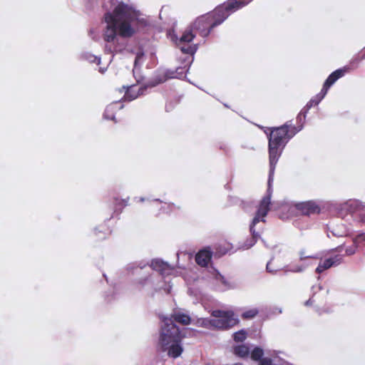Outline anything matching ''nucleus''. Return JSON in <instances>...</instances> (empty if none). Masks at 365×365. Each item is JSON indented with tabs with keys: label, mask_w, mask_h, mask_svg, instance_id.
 Here are the masks:
<instances>
[{
	"label": "nucleus",
	"mask_w": 365,
	"mask_h": 365,
	"mask_svg": "<svg viewBox=\"0 0 365 365\" xmlns=\"http://www.w3.org/2000/svg\"><path fill=\"white\" fill-rule=\"evenodd\" d=\"M112 11L105 14L106 27L103 38L105 52L113 55L123 52L127 46L124 38L132 36L140 27L146 25V21L133 6L123 2L112 3ZM113 58L109 60V63Z\"/></svg>",
	"instance_id": "1"
},
{
	"label": "nucleus",
	"mask_w": 365,
	"mask_h": 365,
	"mask_svg": "<svg viewBox=\"0 0 365 365\" xmlns=\"http://www.w3.org/2000/svg\"><path fill=\"white\" fill-rule=\"evenodd\" d=\"M303 128L302 124L298 128L292 126L289 122L286 123L283 125L274 128L269 137V175L268 179V187L266 195L260 201L256 215L253 218L250 225V232L252 237L245 242L242 246L245 250L252 247L259 237V234L256 232L255 227L259 222H265L269 207L271 205V197L272 194V182L273 181V175L275 166L278 162L282 150L287 143L296 133L300 131Z\"/></svg>",
	"instance_id": "2"
},
{
	"label": "nucleus",
	"mask_w": 365,
	"mask_h": 365,
	"mask_svg": "<svg viewBox=\"0 0 365 365\" xmlns=\"http://www.w3.org/2000/svg\"><path fill=\"white\" fill-rule=\"evenodd\" d=\"M252 0L238 1L228 0L217 6L212 13L202 15L196 19L193 24L185 29L180 38L175 37V43L182 53L193 55L197 49V44L190 43L195 37L194 30L198 31L200 36L206 37L211 30L222 24L231 14L247 5Z\"/></svg>",
	"instance_id": "3"
},
{
	"label": "nucleus",
	"mask_w": 365,
	"mask_h": 365,
	"mask_svg": "<svg viewBox=\"0 0 365 365\" xmlns=\"http://www.w3.org/2000/svg\"><path fill=\"white\" fill-rule=\"evenodd\" d=\"M173 321L187 325L190 323L191 318L189 315L177 311L173 313L171 318L164 317L162 319L160 343L164 350L168 351L169 356L177 358L183 350L180 344L182 339L187 333L191 334L193 331L188 328L180 331Z\"/></svg>",
	"instance_id": "4"
},
{
	"label": "nucleus",
	"mask_w": 365,
	"mask_h": 365,
	"mask_svg": "<svg viewBox=\"0 0 365 365\" xmlns=\"http://www.w3.org/2000/svg\"><path fill=\"white\" fill-rule=\"evenodd\" d=\"M339 215L345 218L349 215L354 220L365 225V202L356 199H350L336 205ZM365 245V233L359 234L354 240V245L346 250L347 255H352L358 247Z\"/></svg>",
	"instance_id": "5"
},
{
	"label": "nucleus",
	"mask_w": 365,
	"mask_h": 365,
	"mask_svg": "<svg viewBox=\"0 0 365 365\" xmlns=\"http://www.w3.org/2000/svg\"><path fill=\"white\" fill-rule=\"evenodd\" d=\"M212 316L215 319H203L201 325L207 328L225 329L232 327L238 322V319L235 317L232 311L214 310L212 312Z\"/></svg>",
	"instance_id": "6"
},
{
	"label": "nucleus",
	"mask_w": 365,
	"mask_h": 365,
	"mask_svg": "<svg viewBox=\"0 0 365 365\" xmlns=\"http://www.w3.org/2000/svg\"><path fill=\"white\" fill-rule=\"evenodd\" d=\"M166 80V76L165 75H161L159 78L155 80L154 82L149 83L148 85L143 86L142 85H132L127 87L126 91L124 95V99L125 101H133L137 98L138 96L143 95L144 91L148 86L154 87L156 85L161 83Z\"/></svg>",
	"instance_id": "7"
},
{
	"label": "nucleus",
	"mask_w": 365,
	"mask_h": 365,
	"mask_svg": "<svg viewBox=\"0 0 365 365\" xmlns=\"http://www.w3.org/2000/svg\"><path fill=\"white\" fill-rule=\"evenodd\" d=\"M209 272L210 282L215 289L224 292L234 288L233 284L215 269L211 268Z\"/></svg>",
	"instance_id": "8"
},
{
	"label": "nucleus",
	"mask_w": 365,
	"mask_h": 365,
	"mask_svg": "<svg viewBox=\"0 0 365 365\" xmlns=\"http://www.w3.org/2000/svg\"><path fill=\"white\" fill-rule=\"evenodd\" d=\"M342 261L343 255H329L324 259L321 258L319 265L316 269V272L321 274L324 271L332 267H336L339 265Z\"/></svg>",
	"instance_id": "9"
},
{
	"label": "nucleus",
	"mask_w": 365,
	"mask_h": 365,
	"mask_svg": "<svg viewBox=\"0 0 365 365\" xmlns=\"http://www.w3.org/2000/svg\"><path fill=\"white\" fill-rule=\"evenodd\" d=\"M348 68L344 67L331 73L324 83L322 89L327 93L329 88L341 77L344 76Z\"/></svg>",
	"instance_id": "10"
},
{
	"label": "nucleus",
	"mask_w": 365,
	"mask_h": 365,
	"mask_svg": "<svg viewBox=\"0 0 365 365\" xmlns=\"http://www.w3.org/2000/svg\"><path fill=\"white\" fill-rule=\"evenodd\" d=\"M296 207L303 215H305L317 213L320 210L317 203L313 201L300 202L298 203Z\"/></svg>",
	"instance_id": "11"
},
{
	"label": "nucleus",
	"mask_w": 365,
	"mask_h": 365,
	"mask_svg": "<svg viewBox=\"0 0 365 365\" xmlns=\"http://www.w3.org/2000/svg\"><path fill=\"white\" fill-rule=\"evenodd\" d=\"M150 267L153 269L159 272L162 275H168L173 271V269L168 263L160 259L153 260L151 262Z\"/></svg>",
	"instance_id": "12"
},
{
	"label": "nucleus",
	"mask_w": 365,
	"mask_h": 365,
	"mask_svg": "<svg viewBox=\"0 0 365 365\" xmlns=\"http://www.w3.org/2000/svg\"><path fill=\"white\" fill-rule=\"evenodd\" d=\"M212 258V252L207 250H200L195 256V261L197 264L201 267H205L210 262Z\"/></svg>",
	"instance_id": "13"
},
{
	"label": "nucleus",
	"mask_w": 365,
	"mask_h": 365,
	"mask_svg": "<svg viewBox=\"0 0 365 365\" xmlns=\"http://www.w3.org/2000/svg\"><path fill=\"white\" fill-rule=\"evenodd\" d=\"M123 108L118 102H114L108 105L104 112V118L108 120H115V112L117 110H120Z\"/></svg>",
	"instance_id": "14"
},
{
	"label": "nucleus",
	"mask_w": 365,
	"mask_h": 365,
	"mask_svg": "<svg viewBox=\"0 0 365 365\" xmlns=\"http://www.w3.org/2000/svg\"><path fill=\"white\" fill-rule=\"evenodd\" d=\"M327 92L324 90L322 89L319 93L313 97L304 108V118H306V114L308 110L313 106L318 105L321 101L325 97Z\"/></svg>",
	"instance_id": "15"
},
{
	"label": "nucleus",
	"mask_w": 365,
	"mask_h": 365,
	"mask_svg": "<svg viewBox=\"0 0 365 365\" xmlns=\"http://www.w3.org/2000/svg\"><path fill=\"white\" fill-rule=\"evenodd\" d=\"M259 365H286V363L278 357H264L259 362Z\"/></svg>",
	"instance_id": "16"
},
{
	"label": "nucleus",
	"mask_w": 365,
	"mask_h": 365,
	"mask_svg": "<svg viewBox=\"0 0 365 365\" xmlns=\"http://www.w3.org/2000/svg\"><path fill=\"white\" fill-rule=\"evenodd\" d=\"M234 353L240 357H247L250 354V349L245 344L238 345L234 348Z\"/></svg>",
	"instance_id": "17"
},
{
	"label": "nucleus",
	"mask_w": 365,
	"mask_h": 365,
	"mask_svg": "<svg viewBox=\"0 0 365 365\" xmlns=\"http://www.w3.org/2000/svg\"><path fill=\"white\" fill-rule=\"evenodd\" d=\"M143 60H144V54H143V53H142V52L138 53L136 56H135V58L134 69H133V74H134V76L136 78V81H137L138 83L140 82V78H138L135 76V73H136V71H137V67L138 66V65L141 64L143 62Z\"/></svg>",
	"instance_id": "18"
},
{
	"label": "nucleus",
	"mask_w": 365,
	"mask_h": 365,
	"mask_svg": "<svg viewBox=\"0 0 365 365\" xmlns=\"http://www.w3.org/2000/svg\"><path fill=\"white\" fill-rule=\"evenodd\" d=\"M263 354V349L259 347H255L250 353L251 359L254 361H259V362L263 359L262 358Z\"/></svg>",
	"instance_id": "19"
},
{
	"label": "nucleus",
	"mask_w": 365,
	"mask_h": 365,
	"mask_svg": "<svg viewBox=\"0 0 365 365\" xmlns=\"http://www.w3.org/2000/svg\"><path fill=\"white\" fill-rule=\"evenodd\" d=\"M259 313V310L257 308H252L244 312L242 314V317L243 319H253Z\"/></svg>",
	"instance_id": "20"
},
{
	"label": "nucleus",
	"mask_w": 365,
	"mask_h": 365,
	"mask_svg": "<svg viewBox=\"0 0 365 365\" xmlns=\"http://www.w3.org/2000/svg\"><path fill=\"white\" fill-rule=\"evenodd\" d=\"M247 337V332L245 330H240L234 334L233 338L235 341H243Z\"/></svg>",
	"instance_id": "21"
},
{
	"label": "nucleus",
	"mask_w": 365,
	"mask_h": 365,
	"mask_svg": "<svg viewBox=\"0 0 365 365\" xmlns=\"http://www.w3.org/2000/svg\"><path fill=\"white\" fill-rule=\"evenodd\" d=\"M307 266L308 264H296L292 266L291 268L287 269L286 272H302Z\"/></svg>",
	"instance_id": "22"
},
{
	"label": "nucleus",
	"mask_w": 365,
	"mask_h": 365,
	"mask_svg": "<svg viewBox=\"0 0 365 365\" xmlns=\"http://www.w3.org/2000/svg\"><path fill=\"white\" fill-rule=\"evenodd\" d=\"M85 58L87 61H88L91 63H96L97 65H100L101 63V58L94 55L88 53L85 56Z\"/></svg>",
	"instance_id": "23"
},
{
	"label": "nucleus",
	"mask_w": 365,
	"mask_h": 365,
	"mask_svg": "<svg viewBox=\"0 0 365 365\" xmlns=\"http://www.w3.org/2000/svg\"><path fill=\"white\" fill-rule=\"evenodd\" d=\"M365 58V50H364V53L362 54L361 56H359V55H357L356 56H354L351 62H350V64L351 65H354V64H356V66L359 64V63Z\"/></svg>",
	"instance_id": "24"
},
{
	"label": "nucleus",
	"mask_w": 365,
	"mask_h": 365,
	"mask_svg": "<svg viewBox=\"0 0 365 365\" xmlns=\"http://www.w3.org/2000/svg\"><path fill=\"white\" fill-rule=\"evenodd\" d=\"M304 110L303 109L300 113L297 116V121L299 123H301L303 120L305 119V118H304Z\"/></svg>",
	"instance_id": "25"
},
{
	"label": "nucleus",
	"mask_w": 365,
	"mask_h": 365,
	"mask_svg": "<svg viewBox=\"0 0 365 365\" xmlns=\"http://www.w3.org/2000/svg\"><path fill=\"white\" fill-rule=\"evenodd\" d=\"M312 258L311 256H306L304 252H300V260H304L306 259Z\"/></svg>",
	"instance_id": "26"
},
{
	"label": "nucleus",
	"mask_w": 365,
	"mask_h": 365,
	"mask_svg": "<svg viewBox=\"0 0 365 365\" xmlns=\"http://www.w3.org/2000/svg\"><path fill=\"white\" fill-rule=\"evenodd\" d=\"M270 266H271V262H269L267 264V269L269 272H272V273H274L275 272V270L274 269H270Z\"/></svg>",
	"instance_id": "27"
},
{
	"label": "nucleus",
	"mask_w": 365,
	"mask_h": 365,
	"mask_svg": "<svg viewBox=\"0 0 365 365\" xmlns=\"http://www.w3.org/2000/svg\"><path fill=\"white\" fill-rule=\"evenodd\" d=\"M89 36L92 38H96V36L94 35V30L93 29H91L89 31Z\"/></svg>",
	"instance_id": "28"
},
{
	"label": "nucleus",
	"mask_w": 365,
	"mask_h": 365,
	"mask_svg": "<svg viewBox=\"0 0 365 365\" xmlns=\"http://www.w3.org/2000/svg\"><path fill=\"white\" fill-rule=\"evenodd\" d=\"M107 70V67H100L98 69V71L101 73H104Z\"/></svg>",
	"instance_id": "29"
},
{
	"label": "nucleus",
	"mask_w": 365,
	"mask_h": 365,
	"mask_svg": "<svg viewBox=\"0 0 365 365\" xmlns=\"http://www.w3.org/2000/svg\"><path fill=\"white\" fill-rule=\"evenodd\" d=\"M313 303V300L312 298H310L309 300H307L306 302H305V305L306 306H309L311 304H312Z\"/></svg>",
	"instance_id": "30"
},
{
	"label": "nucleus",
	"mask_w": 365,
	"mask_h": 365,
	"mask_svg": "<svg viewBox=\"0 0 365 365\" xmlns=\"http://www.w3.org/2000/svg\"><path fill=\"white\" fill-rule=\"evenodd\" d=\"M138 202H143L145 201V198L144 197H139L138 200Z\"/></svg>",
	"instance_id": "31"
},
{
	"label": "nucleus",
	"mask_w": 365,
	"mask_h": 365,
	"mask_svg": "<svg viewBox=\"0 0 365 365\" xmlns=\"http://www.w3.org/2000/svg\"><path fill=\"white\" fill-rule=\"evenodd\" d=\"M138 283L141 285H144L145 282H143L141 279L138 281Z\"/></svg>",
	"instance_id": "32"
},
{
	"label": "nucleus",
	"mask_w": 365,
	"mask_h": 365,
	"mask_svg": "<svg viewBox=\"0 0 365 365\" xmlns=\"http://www.w3.org/2000/svg\"><path fill=\"white\" fill-rule=\"evenodd\" d=\"M333 235H338V236H341L343 234H339V233H336V232H333Z\"/></svg>",
	"instance_id": "33"
},
{
	"label": "nucleus",
	"mask_w": 365,
	"mask_h": 365,
	"mask_svg": "<svg viewBox=\"0 0 365 365\" xmlns=\"http://www.w3.org/2000/svg\"><path fill=\"white\" fill-rule=\"evenodd\" d=\"M154 203H159L160 202L159 200L156 199V200H154Z\"/></svg>",
	"instance_id": "34"
},
{
	"label": "nucleus",
	"mask_w": 365,
	"mask_h": 365,
	"mask_svg": "<svg viewBox=\"0 0 365 365\" xmlns=\"http://www.w3.org/2000/svg\"><path fill=\"white\" fill-rule=\"evenodd\" d=\"M123 203V205H126V203H127V201L126 200H122Z\"/></svg>",
	"instance_id": "35"
},
{
	"label": "nucleus",
	"mask_w": 365,
	"mask_h": 365,
	"mask_svg": "<svg viewBox=\"0 0 365 365\" xmlns=\"http://www.w3.org/2000/svg\"><path fill=\"white\" fill-rule=\"evenodd\" d=\"M278 313H282V309H278Z\"/></svg>",
	"instance_id": "36"
},
{
	"label": "nucleus",
	"mask_w": 365,
	"mask_h": 365,
	"mask_svg": "<svg viewBox=\"0 0 365 365\" xmlns=\"http://www.w3.org/2000/svg\"><path fill=\"white\" fill-rule=\"evenodd\" d=\"M169 109H170V108H169L168 106L167 105V106H166V110H168Z\"/></svg>",
	"instance_id": "37"
}]
</instances>
